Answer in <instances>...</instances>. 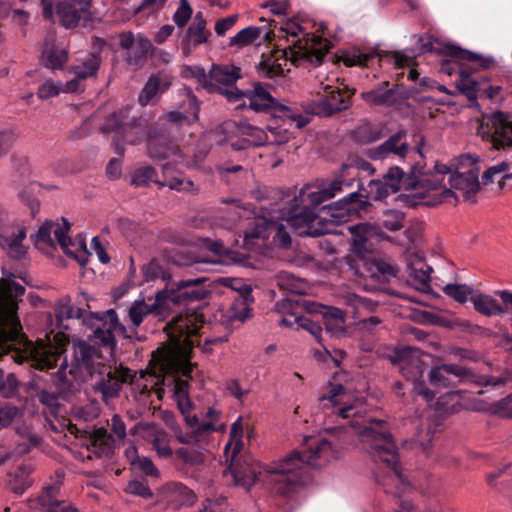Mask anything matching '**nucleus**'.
Returning a JSON list of instances; mask_svg holds the SVG:
<instances>
[{
    "label": "nucleus",
    "mask_w": 512,
    "mask_h": 512,
    "mask_svg": "<svg viewBox=\"0 0 512 512\" xmlns=\"http://www.w3.org/2000/svg\"><path fill=\"white\" fill-rule=\"evenodd\" d=\"M263 213L245 233V241L261 239L263 244L272 238L271 243L286 248L291 244V237L287 229L298 236L319 237L326 232H333L330 223L321 222L320 216L310 207L294 206L287 209L282 200L266 203L260 206Z\"/></svg>",
    "instance_id": "nucleus-1"
},
{
    "label": "nucleus",
    "mask_w": 512,
    "mask_h": 512,
    "mask_svg": "<svg viewBox=\"0 0 512 512\" xmlns=\"http://www.w3.org/2000/svg\"><path fill=\"white\" fill-rule=\"evenodd\" d=\"M326 432L335 436L344 434L343 443L348 434L354 432L360 437L363 449L370 454L373 461L385 466V475L376 474V481L381 484L387 493L400 496L410 489V483L406 481L400 471L398 462V448L392 435L386 429V422L369 418L367 420H349L346 424L334 427H326Z\"/></svg>",
    "instance_id": "nucleus-2"
},
{
    "label": "nucleus",
    "mask_w": 512,
    "mask_h": 512,
    "mask_svg": "<svg viewBox=\"0 0 512 512\" xmlns=\"http://www.w3.org/2000/svg\"><path fill=\"white\" fill-rule=\"evenodd\" d=\"M339 456V445L321 436H307L300 450H293L267 466L273 491L291 497L311 480L310 468H320Z\"/></svg>",
    "instance_id": "nucleus-3"
},
{
    "label": "nucleus",
    "mask_w": 512,
    "mask_h": 512,
    "mask_svg": "<svg viewBox=\"0 0 512 512\" xmlns=\"http://www.w3.org/2000/svg\"><path fill=\"white\" fill-rule=\"evenodd\" d=\"M309 22L293 17L279 28V38H285L288 47L263 58L257 65L261 77H283L288 61L296 66L319 65L330 48V41L308 31Z\"/></svg>",
    "instance_id": "nucleus-4"
},
{
    "label": "nucleus",
    "mask_w": 512,
    "mask_h": 512,
    "mask_svg": "<svg viewBox=\"0 0 512 512\" xmlns=\"http://www.w3.org/2000/svg\"><path fill=\"white\" fill-rule=\"evenodd\" d=\"M283 116L281 123L275 126L269 125L266 130L253 126L246 121L226 122L223 126L224 131H231L235 136H229L227 142L235 151L246 150L250 147H259L264 145H281L287 143L292 132L287 125L295 124L296 128L305 127L310 122L308 113H298L292 108L281 106Z\"/></svg>",
    "instance_id": "nucleus-5"
},
{
    "label": "nucleus",
    "mask_w": 512,
    "mask_h": 512,
    "mask_svg": "<svg viewBox=\"0 0 512 512\" xmlns=\"http://www.w3.org/2000/svg\"><path fill=\"white\" fill-rule=\"evenodd\" d=\"M69 373L75 379L90 382L91 386L102 394L104 400L117 397L126 380L124 376L119 377L113 373L105 364L99 349L85 341H78L73 346Z\"/></svg>",
    "instance_id": "nucleus-6"
},
{
    "label": "nucleus",
    "mask_w": 512,
    "mask_h": 512,
    "mask_svg": "<svg viewBox=\"0 0 512 512\" xmlns=\"http://www.w3.org/2000/svg\"><path fill=\"white\" fill-rule=\"evenodd\" d=\"M204 321L196 313L174 316L166 325L169 347L163 352V366L188 377L192 371L189 361L192 348L197 341V333Z\"/></svg>",
    "instance_id": "nucleus-7"
},
{
    "label": "nucleus",
    "mask_w": 512,
    "mask_h": 512,
    "mask_svg": "<svg viewBox=\"0 0 512 512\" xmlns=\"http://www.w3.org/2000/svg\"><path fill=\"white\" fill-rule=\"evenodd\" d=\"M14 279L13 273L3 270L0 280V356L24 339L17 310L18 299L24 295L25 288Z\"/></svg>",
    "instance_id": "nucleus-8"
},
{
    "label": "nucleus",
    "mask_w": 512,
    "mask_h": 512,
    "mask_svg": "<svg viewBox=\"0 0 512 512\" xmlns=\"http://www.w3.org/2000/svg\"><path fill=\"white\" fill-rule=\"evenodd\" d=\"M220 427L214 422L200 423L191 432L175 430V438L184 446L174 451L173 463L181 469H199L209 457L212 433Z\"/></svg>",
    "instance_id": "nucleus-9"
},
{
    "label": "nucleus",
    "mask_w": 512,
    "mask_h": 512,
    "mask_svg": "<svg viewBox=\"0 0 512 512\" xmlns=\"http://www.w3.org/2000/svg\"><path fill=\"white\" fill-rule=\"evenodd\" d=\"M318 401L325 413L326 425L339 420H349L351 417H357L361 412V399L341 383H330L328 391L321 394Z\"/></svg>",
    "instance_id": "nucleus-10"
},
{
    "label": "nucleus",
    "mask_w": 512,
    "mask_h": 512,
    "mask_svg": "<svg viewBox=\"0 0 512 512\" xmlns=\"http://www.w3.org/2000/svg\"><path fill=\"white\" fill-rule=\"evenodd\" d=\"M337 77L319 73L316 77V93L320 96L316 103L309 104L305 113L330 116L349 107V101L344 98L337 84Z\"/></svg>",
    "instance_id": "nucleus-11"
},
{
    "label": "nucleus",
    "mask_w": 512,
    "mask_h": 512,
    "mask_svg": "<svg viewBox=\"0 0 512 512\" xmlns=\"http://www.w3.org/2000/svg\"><path fill=\"white\" fill-rule=\"evenodd\" d=\"M130 107L118 112L111 113L101 125L102 133L116 132L117 138L114 141L115 153L119 156L124 154V148L120 140L129 144H137L144 136L140 122L135 117H129Z\"/></svg>",
    "instance_id": "nucleus-12"
},
{
    "label": "nucleus",
    "mask_w": 512,
    "mask_h": 512,
    "mask_svg": "<svg viewBox=\"0 0 512 512\" xmlns=\"http://www.w3.org/2000/svg\"><path fill=\"white\" fill-rule=\"evenodd\" d=\"M391 360L399 365L401 374L413 383V391L417 395L427 401L433 400L434 393L425 387L422 381L425 363L420 358V350L411 347L395 350Z\"/></svg>",
    "instance_id": "nucleus-13"
},
{
    "label": "nucleus",
    "mask_w": 512,
    "mask_h": 512,
    "mask_svg": "<svg viewBox=\"0 0 512 512\" xmlns=\"http://www.w3.org/2000/svg\"><path fill=\"white\" fill-rule=\"evenodd\" d=\"M462 161H469L471 167L466 171L450 173L449 184L450 188L444 189L442 196L445 200L451 202L449 198L454 199L456 204L461 197L464 201H474V196L480 189L479 183V170L474 166L475 160L471 155L461 157Z\"/></svg>",
    "instance_id": "nucleus-14"
},
{
    "label": "nucleus",
    "mask_w": 512,
    "mask_h": 512,
    "mask_svg": "<svg viewBox=\"0 0 512 512\" xmlns=\"http://www.w3.org/2000/svg\"><path fill=\"white\" fill-rule=\"evenodd\" d=\"M185 294L186 293L176 295L174 292L166 293L165 291H159L155 298H149L148 301L144 299L135 300L128 310V316L133 327H139L150 314L164 319L166 314L171 310L172 305L176 304L178 298Z\"/></svg>",
    "instance_id": "nucleus-15"
},
{
    "label": "nucleus",
    "mask_w": 512,
    "mask_h": 512,
    "mask_svg": "<svg viewBox=\"0 0 512 512\" xmlns=\"http://www.w3.org/2000/svg\"><path fill=\"white\" fill-rule=\"evenodd\" d=\"M23 345L22 360H31L32 366L37 369L54 368L60 359V346L53 345L47 333L44 339L38 338L35 342L27 340Z\"/></svg>",
    "instance_id": "nucleus-16"
},
{
    "label": "nucleus",
    "mask_w": 512,
    "mask_h": 512,
    "mask_svg": "<svg viewBox=\"0 0 512 512\" xmlns=\"http://www.w3.org/2000/svg\"><path fill=\"white\" fill-rule=\"evenodd\" d=\"M361 194L358 192H352L344 198L330 204L323 206L320 212L323 216H320L321 222L330 223L329 227L333 232H326V234H338L337 225L345 223L349 220L351 215L357 214L361 208Z\"/></svg>",
    "instance_id": "nucleus-17"
},
{
    "label": "nucleus",
    "mask_w": 512,
    "mask_h": 512,
    "mask_svg": "<svg viewBox=\"0 0 512 512\" xmlns=\"http://www.w3.org/2000/svg\"><path fill=\"white\" fill-rule=\"evenodd\" d=\"M197 500L193 490L182 483L173 482L165 485L158 498V505L163 510H178L181 507H190Z\"/></svg>",
    "instance_id": "nucleus-18"
},
{
    "label": "nucleus",
    "mask_w": 512,
    "mask_h": 512,
    "mask_svg": "<svg viewBox=\"0 0 512 512\" xmlns=\"http://www.w3.org/2000/svg\"><path fill=\"white\" fill-rule=\"evenodd\" d=\"M475 375L466 367L457 364H442L429 372V381L436 387H456L463 382L474 381Z\"/></svg>",
    "instance_id": "nucleus-19"
},
{
    "label": "nucleus",
    "mask_w": 512,
    "mask_h": 512,
    "mask_svg": "<svg viewBox=\"0 0 512 512\" xmlns=\"http://www.w3.org/2000/svg\"><path fill=\"white\" fill-rule=\"evenodd\" d=\"M362 99L371 106L398 108L405 100V95L398 85L389 87L384 81L377 87L361 93Z\"/></svg>",
    "instance_id": "nucleus-20"
},
{
    "label": "nucleus",
    "mask_w": 512,
    "mask_h": 512,
    "mask_svg": "<svg viewBox=\"0 0 512 512\" xmlns=\"http://www.w3.org/2000/svg\"><path fill=\"white\" fill-rule=\"evenodd\" d=\"M92 0H63L57 4L60 23L66 28H75L81 19L91 18Z\"/></svg>",
    "instance_id": "nucleus-21"
},
{
    "label": "nucleus",
    "mask_w": 512,
    "mask_h": 512,
    "mask_svg": "<svg viewBox=\"0 0 512 512\" xmlns=\"http://www.w3.org/2000/svg\"><path fill=\"white\" fill-rule=\"evenodd\" d=\"M147 149L149 157L154 160L173 158L176 163L185 164L187 167L196 165L195 162L185 161L179 148L164 135L149 134Z\"/></svg>",
    "instance_id": "nucleus-22"
},
{
    "label": "nucleus",
    "mask_w": 512,
    "mask_h": 512,
    "mask_svg": "<svg viewBox=\"0 0 512 512\" xmlns=\"http://www.w3.org/2000/svg\"><path fill=\"white\" fill-rule=\"evenodd\" d=\"M182 95L186 97V99L183 100L182 108L185 109L187 106L189 110H186L185 112L170 111L159 120L163 122L166 129H169L170 131H178L183 121L190 122L198 119L200 103L196 96L190 88L186 87L183 88Z\"/></svg>",
    "instance_id": "nucleus-23"
},
{
    "label": "nucleus",
    "mask_w": 512,
    "mask_h": 512,
    "mask_svg": "<svg viewBox=\"0 0 512 512\" xmlns=\"http://www.w3.org/2000/svg\"><path fill=\"white\" fill-rule=\"evenodd\" d=\"M207 22L201 12L194 17V22L186 29L180 48L185 56L190 55L198 46L208 42L211 32L207 29Z\"/></svg>",
    "instance_id": "nucleus-24"
},
{
    "label": "nucleus",
    "mask_w": 512,
    "mask_h": 512,
    "mask_svg": "<svg viewBox=\"0 0 512 512\" xmlns=\"http://www.w3.org/2000/svg\"><path fill=\"white\" fill-rule=\"evenodd\" d=\"M406 272L411 284L421 292L430 290V274L432 268L428 266L423 257L418 253H412L407 256Z\"/></svg>",
    "instance_id": "nucleus-25"
},
{
    "label": "nucleus",
    "mask_w": 512,
    "mask_h": 512,
    "mask_svg": "<svg viewBox=\"0 0 512 512\" xmlns=\"http://www.w3.org/2000/svg\"><path fill=\"white\" fill-rule=\"evenodd\" d=\"M69 229L70 224L64 221L63 228L55 231L57 243L67 256L76 259L81 265H85L89 256L86 243L81 237L71 240L67 235Z\"/></svg>",
    "instance_id": "nucleus-26"
},
{
    "label": "nucleus",
    "mask_w": 512,
    "mask_h": 512,
    "mask_svg": "<svg viewBox=\"0 0 512 512\" xmlns=\"http://www.w3.org/2000/svg\"><path fill=\"white\" fill-rule=\"evenodd\" d=\"M405 136L406 131H398L381 145L370 149L368 156L372 160H383L391 154L399 158H404L410 149V145L403 140Z\"/></svg>",
    "instance_id": "nucleus-27"
},
{
    "label": "nucleus",
    "mask_w": 512,
    "mask_h": 512,
    "mask_svg": "<svg viewBox=\"0 0 512 512\" xmlns=\"http://www.w3.org/2000/svg\"><path fill=\"white\" fill-rule=\"evenodd\" d=\"M395 269L392 265L382 261H364L360 270V276L364 280L374 282L371 286L365 284V289L373 291L379 288L378 285L388 281L389 276H395Z\"/></svg>",
    "instance_id": "nucleus-28"
},
{
    "label": "nucleus",
    "mask_w": 512,
    "mask_h": 512,
    "mask_svg": "<svg viewBox=\"0 0 512 512\" xmlns=\"http://www.w3.org/2000/svg\"><path fill=\"white\" fill-rule=\"evenodd\" d=\"M6 220L7 214L0 215V237L4 238L3 248L10 257L20 259L26 253L25 246L22 244L23 240L26 238V230L22 226H17L12 236L4 237L3 233H8L9 231Z\"/></svg>",
    "instance_id": "nucleus-29"
},
{
    "label": "nucleus",
    "mask_w": 512,
    "mask_h": 512,
    "mask_svg": "<svg viewBox=\"0 0 512 512\" xmlns=\"http://www.w3.org/2000/svg\"><path fill=\"white\" fill-rule=\"evenodd\" d=\"M41 61L43 65L52 70L62 69L68 61V51L56 44L54 34H48L45 38Z\"/></svg>",
    "instance_id": "nucleus-30"
},
{
    "label": "nucleus",
    "mask_w": 512,
    "mask_h": 512,
    "mask_svg": "<svg viewBox=\"0 0 512 512\" xmlns=\"http://www.w3.org/2000/svg\"><path fill=\"white\" fill-rule=\"evenodd\" d=\"M244 101L241 106H246L256 112L266 111L277 106V101L261 84L256 83L253 89L243 92Z\"/></svg>",
    "instance_id": "nucleus-31"
},
{
    "label": "nucleus",
    "mask_w": 512,
    "mask_h": 512,
    "mask_svg": "<svg viewBox=\"0 0 512 512\" xmlns=\"http://www.w3.org/2000/svg\"><path fill=\"white\" fill-rule=\"evenodd\" d=\"M173 393L186 424L193 428L198 423V419L195 415L190 414L191 401L189 398L188 380L182 377L175 378L173 383Z\"/></svg>",
    "instance_id": "nucleus-32"
},
{
    "label": "nucleus",
    "mask_w": 512,
    "mask_h": 512,
    "mask_svg": "<svg viewBox=\"0 0 512 512\" xmlns=\"http://www.w3.org/2000/svg\"><path fill=\"white\" fill-rule=\"evenodd\" d=\"M171 86V78L164 74L158 73L156 75H152L149 77L145 86L138 96V102L141 106H146L148 104L156 101L157 97L165 92Z\"/></svg>",
    "instance_id": "nucleus-33"
},
{
    "label": "nucleus",
    "mask_w": 512,
    "mask_h": 512,
    "mask_svg": "<svg viewBox=\"0 0 512 512\" xmlns=\"http://www.w3.org/2000/svg\"><path fill=\"white\" fill-rule=\"evenodd\" d=\"M162 173L164 180L156 182V185L159 188H164L167 186L171 190L179 192L185 191L193 194H197L200 190L192 180L186 179L180 174L174 175L173 166L171 163H166L162 166Z\"/></svg>",
    "instance_id": "nucleus-34"
},
{
    "label": "nucleus",
    "mask_w": 512,
    "mask_h": 512,
    "mask_svg": "<svg viewBox=\"0 0 512 512\" xmlns=\"http://www.w3.org/2000/svg\"><path fill=\"white\" fill-rule=\"evenodd\" d=\"M276 308L282 314L280 323L287 327L299 329L305 316L301 315V311L305 308L304 304L292 299H284L277 302Z\"/></svg>",
    "instance_id": "nucleus-35"
},
{
    "label": "nucleus",
    "mask_w": 512,
    "mask_h": 512,
    "mask_svg": "<svg viewBox=\"0 0 512 512\" xmlns=\"http://www.w3.org/2000/svg\"><path fill=\"white\" fill-rule=\"evenodd\" d=\"M331 198H333V193L326 192L324 187L316 189L313 185H306L300 190L299 195L294 197L292 202H294V206H307L316 211L320 204Z\"/></svg>",
    "instance_id": "nucleus-36"
},
{
    "label": "nucleus",
    "mask_w": 512,
    "mask_h": 512,
    "mask_svg": "<svg viewBox=\"0 0 512 512\" xmlns=\"http://www.w3.org/2000/svg\"><path fill=\"white\" fill-rule=\"evenodd\" d=\"M349 232L353 236L351 250L363 256L368 251L367 242L377 235V227L370 223H359L348 227Z\"/></svg>",
    "instance_id": "nucleus-37"
},
{
    "label": "nucleus",
    "mask_w": 512,
    "mask_h": 512,
    "mask_svg": "<svg viewBox=\"0 0 512 512\" xmlns=\"http://www.w3.org/2000/svg\"><path fill=\"white\" fill-rule=\"evenodd\" d=\"M445 51L448 56L454 59L468 61L471 63L472 67L476 69H488L495 62L493 57L483 56L469 50H464L453 44H446Z\"/></svg>",
    "instance_id": "nucleus-38"
},
{
    "label": "nucleus",
    "mask_w": 512,
    "mask_h": 512,
    "mask_svg": "<svg viewBox=\"0 0 512 512\" xmlns=\"http://www.w3.org/2000/svg\"><path fill=\"white\" fill-rule=\"evenodd\" d=\"M58 486H48L39 497L41 512H78V510L68 501L58 500Z\"/></svg>",
    "instance_id": "nucleus-39"
},
{
    "label": "nucleus",
    "mask_w": 512,
    "mask_h": 512,
    "mask_svg": "<svg viewBox=\"0 0 512 512\" xmlns=\"http://www.w3.org/2000/svg\"><path fill=\"white\" fill-rule=\"evenodd\" d=\"M108 315L110 317L111 322L109 324L104 323L102 327H97L93 336L94 339L99 342L101 345L106 347H113L115 344V338L113 334V330L117 327L121 330V332L125 335V337H130V335H126V328L118 323L117 315L114 310H109Z\"/></svg>",
    "instance_id": "nucleus-40"
},
{
    "label": "nucleus",
    "mask_w": 512,
    "mask_h": 512,
    "mask_svg": "<svg viewBox=\"0 0 512 512\" xmlns=\"http://www.w3.org/2000/svg\"><path fill=\"white\" fill-rule=\"evenodd\" d=\"M471 302L478 313L487 317L500 316L506 312L505 307L491 295L476 294L471 296Z\"/></svg>",
    "instance_id": "nucleus-41"
},
{
    "label": "nucleus",
    "mask_w": 512,
    "mask_h": 512,
    "mask_svg": "<svg viewBox=\"0 0 512 512\" xmlns=\"http://www.w3.org/2000/svg\"><path fill=\"white\" fill-rule=\"evenodd\" d=\"M83 310L79 307L70 305L67 302L60 301L55 307V317L59 331L54 336L58 342H61L60 335L63 334V330L68 329V325L64 324L66 320L79 319L82 317Z\"/></svg>",
    "instance_id": "nucleus-42"
},
{
    "label": "nucleus",
    "mask_w": 512,
    "mask_h": 512,
    "mask_svg": "<svg viewBox=\"0 0 512 512\" xmlns=\"http://www.w3.org/2000/svg\"><path fill=\"white\" fill-rule=\"evenodd\" d=\"M240 77V68L234 65H213L209 72V78L214 83V91L217 89L216 84L232 85Z\"/></svg>",
    "instance_id": "nucleus-43"
},
{
    "label": "nucleus",
    "mask_w": 512,
    "mask_h": 512,
    "mask_svg": "<svg viewBox=\"0 0 512 512\" xmlns=\"http://www.w3.org/2000/svg\"><path fill=\"white\" fill-rule=\"evenodd\" d=\"M270 32L266 31L263 27L249 26L240 30L237 34L230 38L229 46L231 47H246L253 44L261 36L268 38Z\"/></svg>",
    "instance_id": "nucleus-44"
},
{
    "label": "nucleus",
    "mask_w": 512,
    "mask_h": 512,
    "mask_svg": "<svg viewBox=\"0 0 512 512\" xmlns=\"http://www.w3.org/2000/svg\"><path fill=\"white\" fill-rule=\"evenodd\" d=\"M450 173L451 169L446 164L436 163L434 172L421 174L417 184L427 190H438L442 186L445 175Z\"/></svg>",
    "instance_id": "nucleus-45"
},
{
    "label": "nucleus",
    "mask_w": 512,
    "mask_h": 512,
    "mask_svg": "<svg viewBox=\"0 0 512 512\" xmlns=\"http://www.w3.org/2000/svg\"><path fill=\"white\" fill-rule=\"evenodd\" d=\"M276 280L277 285L281 289L293 294L303 295L307 294L310 290V286L307 281L286 271L280 272L277 275Z\"/></svg>",
    "instance_id": "nucleus-46"
},
{
    "label": "nucleus",
    "mask_w": 512,
    "mask_h": 512,
    "mask_svg": "<svg viewBox=\"0 0 512 512\" xmlns=\"http://www.w3.org/2000/svg\"><path fill=\"white\" fill-rule=\"evenodd\" d=\"M101 58L99 55L90 53L80 64L74 65L71 71L84 81L88 78H95L100 68Z\"/></svg>",
    "instance_id": "nucleus-47"
},
{
    "label": "nucleus",
    "mask_w": 512,
    "mask_h": 512,
    "mask_svg": "<svg viewBox=\"0 0 512 512\" xmlns=\"http://www.w3.org/2000/svg\"><path fill=\"white\" fill-rule=\"evenodd\" d=\"M62 228L63 225L55 224L53 222H45L36 234L35 246L41 250L54 249L55 243L57 242L55 238V231Z\"/></svg>",
    "instance_id": "nucleus-48"
},
{
    "label": "nucleus",
    "mask_w": 512,
    "mask_h": 512,
    "mask_svg": "<svg viewBox=\"0 0 512 512\" xmlns=\"http://www.w3.org/2000/svg\"><path fill=\"white\" fill-rule=\"evenodd\" d=\"M252 302L251 296H235L229 309L228 317L231 320H238L244 322L251 316L250 303Z\"/></svg>",
    "instance_id": "nucleus-49"
},
{
    "label": "nucleus",
    "mask_w": 512,
    "mask_h": 512,
    "mask_svg": "<svg viewBox=\"0 0 512 512\" xmlns=\"http://www.w3.org/2000/svg\"><path fill=\"white\" fill-rule=\"evenodd\" d=\"M456 87L470 102H475L477 100L479 83L466 70H460Z\"/></svg>",
    "instance_id": "nucleus-50"
},
{
    "label": "nucleus",
    "mask_w": 512,
    "mask_h": 512,
    "mask_svg": "<svg viewBox=\"0 0 512 512\" xmlns=\"http://www.w3.org/2000/svg\"><path fill=\"white\" fill-rule=\"evenodd\" d=\"M151 48V42L141 34H137V39L133 48L126 53V60L131 65H138L143 61Z\"/></svg>",
    "instance_id": "nucleus-51"
},
{
    "label": "nucleus",
    "mask_w": 512,
    "mask_h": 512,
    "mask_svg": "<svg viewBox=\"0 0 512 512\" xmlns=\"http://www.w3.org/2000/svg\"><path fill=\"white\" fill-rule=\"evenodd\" d=\"M512 166V160L510 162L502 161L491 167H489L482 176V181L485 185L498 181L500 188L503 187L505 181V172L509 171Z\"/></svg>",
    "instance_id": "nucleus-52"
},
{
    "label": "nucleus",
    "mask_w": 512,
    "mask_h": 512,
    "mask_svg": "<svg viewBox=\"0 0 512 512\" xmlns=\"http://www.w3.org/2000/svg\"><path fill=\"white\" fill-rule=\"evenodd\" d=\"M157 181L156 170L151 166H143L133 171L130 183L135 187H146L150 183L156 184Z\"/></svg>",
    "instance_id": "nucleus-53"
},
{
    "label": "nucleus",
    "mask_w": 512,
    "mask_h": 512,
    "mask_svg": "<svg viewBox=\"0 0 512 512\" xmlns=\"http://www.w3.org/2000/svg\"><path fill=\"white\" fill-rule=\"evenodd\" d=\"M153 449L156 451L157 455L161 458L168 459L174 457V451L172 450L169 437L167 433L163 430H157L153 434V438L151 441Z\"/></svg>",
    "instance_id": "nucleus-54"
},
{
    "label": "nucleus",
    "mask_w": 512,
    "mask_h": 512,
    "mask_svg": "<svg viewBox=\"0 0 512 512\" xmlns=\"http://www.w3.org/2000/svg\"><path fill=\"white\" fill-rule=\"evenodd\" d=\"M443 292L459 303H465L473 293V288L467 284L450 283L443 287Z\"/></svg>",
    "instance_id": "nucleus-55"
},
{
    "label": "nucleus",
    "mask_w": 512,
    "mask_h": 512,
    "mask_svg": "<svg viewBox=\"0 0 512 512\" xmlns=\"http://www.w3.org/2000/svg\"><path fill=\"white\" fill-rule=\"evenodd\" d=\"M375 57H381L375 50L362 51L360 49H354L344 57V62L347 66H368L369 61Z\"/></svg>",
    "instance_id": "nucleus-56"
},
{
    "label": "nucleus",
    "mask_w": 512,
    "mask_h": 512,
    "mask_svg": "<svg viewBox=\"0 0 512 512\" xmlns=\"http://www.w3.org/2000/svg\"><path fill=\"white\" fill-rule=\"evenodd\" d=\"M242 434H243V425H242L241 418L239 417L231 426L230 441L225 446L226 451L228 449H230L231 446H233L232 455H231L232 459H234L236 454L242 448V441H241Z\"/></svg>",
    "instance_id": "nucleus-57"
},
{
    "label": "nucleus",
    "mask_w": 512,
    "mask_h": 512,
    "mask_svg": "<svg viewBox=\"0 0 512 512\" xmlns=\"http://www.w3.org/2000/svg\"><path fill=\"white\" fill-rule=\"evenodd\" d=\"M221 283L236 292V296H251L252 288L242 278L225 277Z\"/></svg>",
    "instance_id": "nucleus-58"
},
{
    "label": "nucleus",
    "mask_w": 512,
    "mask_h": 512,
    "mask_svg": "<svg viewBox=\"0 0 512 512\" xmlns=\"http://www.w3.org/2000/svg\"><path fill=\"white\" fill-rule=\"evenodd\" d=\"M404 214L398 210H387L383 214L382 224L390 231H397L403 227Z\"/></svg>",
    "instance_id": "nucleus-59"
},
{
    "label": "nucleus",
    "mask_w": 512,
    "mask_h": 512,
    "mask_svg": "<svg viewBox=\"0 0 512 512\" xmlns=\"http://www.w3.org/2000/svg\"><path fill=\"white\" fill-rule=\"evenodd\" d=\"M393 185L394 184L387 183L384 179L372 180L369 183L371 193L375 192V195L373 196L375 200H380L390 194L396 193L397 190L395 187L393 188Z\"/></svg>",
    "instance_id": "nucleus-60"
},
{
    "label": "nucleus",
    "mask_w": 512,
    "mask_h": 512,
    "mask_svg": "<svg viewBox=\"0 0 512 512\" xmlns=\"http://www.w3.org/2000/svg\"><path fill=\"white\" fill-rule=\"evenodd\" d=\"M417 43L419 46L420 53L440 52L442 50L446 53L445 46L442 48L441 43L429 34L421 35L418 38Z\"/></svg>",
    "instance_id": "nucleus-61"
},
{
    "label": "nucleus",
    "mask_w": 512,
    "mask_h": 512,
    "mask_svg": "<svg viewBox=\"0 0 512 512\" xmlns=\"http://www.w3.org/2000/svg\"><path fill=\"white\" fill-rule=\"evenodd\" d=\"M192 8L188 0H179L178 7L173 15V20L178 27H184L191 18Z\"/></svg>",
    "instance_id": "nucleus-62"
},
{
    "label": "nucleus",
    "mask_w": 512,
    "mask_h": 512,
    "mask_svg": "<svg viewBox=\"0 0 512 512\" xmlns=\"http://www.w3.org/2000/svg\"><path fill=\"white\" fill-rule=\"evenodd\" d=\"M17 379L14 374L0 373V396L4 398L11 397L17 389Z\"/></svg>",
    "instance_id": "nucleus-63"
},
{
    "label": "nucleus",
    "mask_w": 512,
    "mask_h": 512,
    "mask_svg": "<svg viewBox=\"0 0 512 512\" xmlns=\"http://www.w3.org/2000/svg\"><path fill=\"white\" fill-rule=\"evenodd\" d=\"M492 413L503 418H512V393L491 405Z\"/></svg>",
    "instance_id": "nucleus-64"
}]
</instances>
